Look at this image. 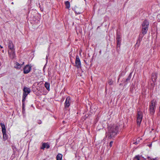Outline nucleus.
<instances>
[{
  "label": "nucleus",
  "instance_id": "nucleus-1",
  "mask_svg": "<svg viewBox=\"0 0 160 160\" xmlns=\"http://www.w3.org/2000/svg\"><path fill=\"white\" fill-rule=\"evenodd\" d=\"M118 127L117 125H114L108 127L109 136L111 138H113L117 134Z\"/></svg>",
  "mask_w": 160,
  "mask_h": 160
},
{
  "label": "nucleus",
  "instance_id": "nucleus-2",
  "mask_svg": "<svg viewBox=\"0 0 160 160\" xmlns=\"http://www.w3.org/2000/svg\"><path fill=\"white\" fill-rule=\"evenodd\" d=\"M149 22L147 20H144L142 25L141 33L140 34V36L142 38L146 34L148 29Z\"/></svg>",
  "mask_w": 160,
  "mask_h": 160
},
{
  "label": "nucleus",
  "instance_id": "nucleus-3",
  "mask_svg": "<svg viewBox=\"0 0 160 160\" xmlns=\"http://www.w3.org/2000/svg\"><path fill=\"white\" fill-rule=\"evenodd\" d=\"M155 102L154 100L151 101L150 105L149 106V111L150 113L151 114H153L155 110Z\"/></svg>",
  "mask_w": 160,
  "mask_h": 160
},
{
  "label": "nucleus",
  "instance_id": "nucleus-4",
  "mask_svg": "<svg viewBox=\"0 0 160 160\" xmlns=\"http://www.w3.org/2000/svg\"><path fill=\"white\" fill-rule=\"evenodd\" d=\"M75 66L78 68H81V63L79 56H76L75 60Z\"/></svg>",
  "mask_w": 160,
  "mask_h": 160
},
{
  "label": "nucleus",
  "instance_id": "nucleus-5",
  "mask_svg": "<svg viewBox=\"0 0 160 160\" xmlns=\"http://www.w3.org/2000/svg\"><path fill=\"white\" fill-rule=\"evenodd\" d=\"M31 67L28 65H26L23 68V73L24 74H27L30 71Z\"/></svg>",
  "mask_w": 160,
  "mask_h": 160
},
{
  "label": "nucleus",
  "instance_id": "nucleus-6",
  "mask_svg": "<svg viewBox=\"0 0 160 160\" xmlns=\"http://www.w3.org/2000/svg\"><path fill=\"white\" fill-rule=\"evenodd\" d=\"M24 63V62H23L22 64H20L18 62H16L14 64V67L17 69H21Z\"/></svg>",
  "mask_w": 160,
  "mask_h": 160
},
{
  "label": "nucleus",
  "instance_id": "nucleus-7",
  "mask_svg": "<svg viewBox=\"0 0 160 160\" xmlns=\"http://www.w3.org/2000/svg\"><path fill=\"white\" fill-rule=\"evenodd\" d=\"M70 98L69 97H68L66 99L65 102V108L68 107L70 105Z\"/></svg>",
  "mask_w": 160,
  "mask_h": 160
},
{
  "label": "nucleus",
  "instance_id": "nucleus-8",
  "mask_svg": "<svg viewBox=\"0 0 160 160\" xmlns=\"http://www.w3.org/2000/svg\"><path fill=\"white\" fill-rule=\"evenodd\" d=\"M8 46L11 50H14V45L11 41L9 40L8 42Z\"/></svg>",
  "mask_w": 160,
  "mask_h": 160
},
{
  "label": "nucleus",
  "instance_id": "nucleus-9",
  "mask_svg": "<svg viewBox=\"0 0 160 160\" xmlns=\"http://www.w3.org/2000/svg\"><path fill=\"white\" fill-rule=\"evenodd\" d=\"M8 54L10 57L12 59L13 58L15 57V55L14 50H11V52L9 51Z\"/></svg>",
  "mask_w": 160,
  "mask_h": 160
},
{
  "label": "nucleus",
  "instance_id": "nucleus-10",
  "mask_svg": "<svg viewBox=\"0 0 160 160\" xmlns=\"http://www.w3.org/2000/svg\"><path fill=\"white\" fill-rule=\"evenodd\" d=\"M23 95H24L25 94H27V95L30 92V89L29 88H28L26 87H24L23 88Z\"/></svg>",
  "mask_w": 160,
  "mask_h": 160
},
{
  "label": "nucleus",
  "instance_id": "nucleus-11",
  "mask_svg": "<svg viewBox=\"0 0 160 160\" xmlns=\"http://www.w3.org/2000/svg\"><path fill=\"white\" fill-rule=\"evenodd\" d=\"M157 78V74L156 73H152V80L154 82H155Z\"/></svg>",
  "mask_w": 160,
  "mask_h": 160
},
{
  "label": "nucleus",
  "instance_id": "nucleus-12",
  "mask_svg": "<svg viewBox=\"0 0 160 160\" xmlns=\"http://www.w3.org/2000/svg\"><path fill=\"white\" fill-rule=\"evenodd\" d=\"M116 40L117 46L119 47L120 45L121 41V38L119 35H117Z\"/></svg>",
  "mask_w": 160,
  "mask_h": 160
},
{
  "label": "nucleus",
  "instance_id": "nucleus-13",
  "mask_svg": "<svg viewBox=\"0 0 160 160\" xmlns=\"http://www.w3.org/2000/svg\"><path fill=\"white\" fill-rule=\"evenodd\" d=\"M142 113L141 112H138L137 114V119L142 120Z\"/></svg>",
  "mask_w": 160,
  "mask_h": 160
},
{
  "label": "nucleus",
  "instance_id": "nucleus-14",
  "mask_svg": "<svg viewBox=\"0 0 160 160\" xmlns=\"http://www.w3.org/2000/svg\"><path fill=\"white\" fill-rule=\"evenodd\" d=\"M0 124L2 127V132L4 133V132H6V129L5 125H4V124L2 123H1Z\"/></svg>",
  "mask_w": 160,
  "mask_h": 160
},
{
  "label": "nucleus",
  "instance_id": "nucleus-15",
  "mask_svg": "<svg viewBox=\"0 0 160 160\" xmlns=\"http://www.w3.org/2000/svg\"><path fill=\"white\" fill-rule=\"evenodd\" d=\"M49 148V145L47 143H44L42 144V147L41 148L42 149H44V148Z\"/></svg>",
  "mask_w": 160,
  "mask_h": 160
},
{
  "label": "nucleus",
  "instance_id": "nucleus-16",
  "mask_svg": "<svg viewBox=\"0 0 160 160\" xmlns=\"http://www.w3.org/2000/svg\"><path fill=\"white\" fill-rule=\"evenodd\" d=\"M45 87L48 90H50V84L48 82H45L44 85Z\"/></svg>",
  "mask_w": 160,
  "mask_h": 160
},
{
  "label": "nucleus",
  "instance_id": "nucleus-17",
  "mask_svg": "<svg viewBox=\"0 0 160 160\" xmlns=\"http://www.w3.org/2000/svg\"><path fill=\"white\" fill-rule=\"evenodd\" d=\"M62 155L61 154H58L57 156V160H62Z\"/></svg>",
  "mask_w": 160,
  "mask_h": 160
},
{
  "label": "nucleus",
  "instance_id": "nucleus-18",
  "mask_svg": "<svg viewBox=\"0 0 160 160\" xmlns=\"http://www.w3.org/2000/svg\"><path fill=\"white\" fill-rule=\"evenodd\" d=\"M65 4L66 6V8H69L70 7V4L69 1H67L65 2Z\"/></svg>",
  "mask_w": 160,
  "mask_h": 160
},
{
  "label": "nucleus",
  "instance_id": "nucleus-19",
  "mask_svg": "<svg viewBox=\"0 0 160 160\" xmlns=\"http://www.w3.org/2000/svg\"><path fill=\"white\" fill-rule=\"evenodd\" d=\"M3 134V138L4 141L6 140L7 139V137L6 134V132H2Z\"/></svg>",
  "mask_w": 160,
  "mask_h": 160
},
{
  "label": "nucleus",
  "instance_id": "nucleus-20",
  "mask_svg": "<svg viewBox=\"0 0 160 160\" xmlns=\"http://www.w3.org/2000/svg\"><path fill=\"white\" fill-rule=\"evenodd\" d=\"M27 96L26 94H25L24 95L23 94V96H22L23 98H22V103L24 102L25 101L26 98Z\"/></svg>",
  "mask_w": 160,
  "mask_h": 160
},
{
  "label": "nucleus",
  "instance_id": "nucleus-21",
  "mask_svg": "<svg viewBox=\"0 0 160 160\" xmlns=\"http://www.w3.org/2000/svg\"><path fill=\"white\" fill-rule=\"evenodd\" d=\"M108 83L110 85H112L113 84V82L111 80H109L108 81Z\"/></svg>",
  "mask_w": 160,
  "mask_h": 160
},
{
  "label": "nucleus",
  "instance_id": "nucleus-22",
  "mask_svg": "<svg viewBox=\"0 0 160 160\" xmlns=\"http://www.w3.org/2000/svg\"><path fill=\"white\" fill-rule=\"evenodd\" d=\"M139 158V156H136L134 158V160H140Z\"/></svg>",
  "mask_w": 160,
  "mask_h": 160
},
{
  "label": "nucleus",
  "instance_id": "nucleus-23",
  "mask_svg": "<svg viewBox=\"0 0 160 160\" xmlns=\"http://www.w3.org/2000/svg\"><path fill=\"white\" fill-rule=\"evenodd\" d=\"M141 121H137V124L138 125V126L140 125L141 123Z\"/></svg>",
  "mask_w": 160,
  "mask_h": 160
},
{
  "label": "nucleus",
  "instance_id": "nucleus-24",
  "mask_svg": "<svg viewBox=\"0 0 160 160\" xmlns=\"http://www.w3.org/2000/svg\"><path fill=\"white\" fill-rule=\"evenodd\" d=\"M113 142L112 141H111L110 143V144H109V146H110V147H112V143H113Z\"/></svg>",
  "mask_w": 160,
  "mask_h": 160
},
{
  "label": "nucleus",
  "instance_id": "nucleus-25",
  "mask_svg": "<svg viewBox=\"0 0 160 160\" xmlns=\"http://www.w3.org/2000/svg\"><path fill=\"white\" fill-rule=\"evenodd\" d=\"M24 107H25L24 102H23V103H22V109L24 110Z\"/></svg>",
  "mask_w": 160,
  "mask_h": 160
},
{
  "label": "nucleus",
  "instance_id": "nucleus-26",
  "mask_svg": "<svg viewBox=\"0 0 160 160\" xmlns=\"http://www.w3.org/2000/svg\"><path fill=\"white\" fill-rule=\"evenodd\" d=\"M130 77H129L127 79H126V81L127 82V81H128L129 80H130Z\"/></svg>",
  "mask_w": 160,
  "mask_h": 160
},
{
  "label": "nucleus",
  "instance_id": "nucleus-27",
  "mask_svg": "<svg viewBox=\"0 0 160 160\" xmlns=\"http://www.w3.org/2000/svg\"><path fill=\"white\" fill-rule=\"evenodd\" d=\"M76 13H77L78 14H80L81 13V12H76Z\"/></svg>",
  "mask_w": 160,
  "mask_h": 160
},
{
  "label": "nucleus",
  "instance_id": "nucleus-28",
  "mask_svg": "<svg viewBox=\"0 0 160 160\" xmlns=\"http://www.w3.org/2000/svg\"><path fill=\"white\" fill-rule=\"evenodd\" d=\"M159 111L160 112V106L159 108Z\"/></svg>",
  "mask_w": 160,
  "mask_h": 160
},
{
  "label": "nucleus",
  "instance_id": "nucleus-29",
  "mask_svg": "<svg viewBox=\"0 0 160 160\" xmlns=\"http://www.w3.org/2000/svg\"><path fill=\"white\" fill-rule=\"evenodd\" d=\"M0 47H1V48H2V47L1 46V45H0Z\"/></svg>",
  "mask_w": 160,
  "mask_h": 160
},
{
  "label": "nucleus",
  "instance_id": "nucleus-30",
  "mask_svg": "<svg viewBox=\"0 0 160 160\" xmlns=\"http://www.w3.org/2000/svg\"><path fill=\"white\" fill-rule=\"evenodd\" d=\"M38 123L39 124L41 123L40 122H38Z\"/></svg>",
  "mask_w": 160,
  "mask_h": 160
},
{
  "label": "nucleus",
  "instance_id": "nucleus-31",
  "mask_svg": "<svg viewBox=\"0 0 160 160\" xmlns=\"http://www.w3.org/2000/svg\"><path fill=\"white\" fill-rule=\"evenodd\" d=\"M12 4H13V2H12Z\"/></svg>",
  "mask_w": 160,
  "mask_h": 160
},
{
  "label": "nucleus",
  "instance_id": "nucleus-32",
  "mask_svg": "<svg viewBox=\"0 0 160 160\" xmlns=\"http://www.w3.org/2000/svg\"><path fill=\"white\" fill-rule=\"evenodd\" d=\"M138 139V140H137V141H139V139Z\"/></svg>",
  "mask_w": 160,
  "mask_h": 160
}]
</instances>
